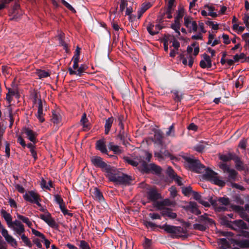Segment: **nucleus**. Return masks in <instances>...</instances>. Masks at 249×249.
Wrapping results in <instances>:
<instances>
[{
  "mask_svg": "<svg viewBox=\"0 0 249 249\" xmlns=\"http://www.w3.org/2000/svg\"><path fill=\"white\" fill-rule=\"evenodd\" d=\"M183 159L187 162L190 168L198 173L205 172L203 176L208 180L219 186H223L225 184V181L219 178L217 174L209 168L201 164L199 161L196 159L193 156H184Z\"/></svg>",
  "mask_w": 249,
  "mask_h": 249,
  "instance_id": "f257e3e1",
  "label": "nucleus"
},
{
  "mask_svg": "<svg viewBox=\"0 0 249 249\" xmlns=\"http://www.w3.org/2000/svg\"><path fill=\"white\" fill-rule=\"evenodd\" d=\"M144 154L145 156V160H143L144 158L141 156L139 158H134L127 157L124 158V160L127 163L133 166L139 165V168L142 171L148 172L150 170H152L156 173H159L161 170L160 167L154 164H150L149 165L147 164V162L150 161L152 155L147 152H145Z\"/></svg>",
  "mask_w": 249,
  "mask_h": 249,
  "instance_id": "f03ea898",
  "label": "nucleus"
},
{
  "mask_svg": "<svg viewBox=\"0 0 249 249\" xmlns=\"http://www.w3.org/2000/svg\"><path fill=\"white\" fill-rule=\"evenodd\" d=\"M106 177L110 181L117 184H124L129 182L130 178L129 176L120 172L115 168L108 165L104 171Z\"/></svg>",
  "mask_w": 249,
  "mask_h": 249,
  "instance_id": "7ed1b4c3",
  "label": "nucleus"
},
{
  "mask_svg": "<svg viewBox=\"0 0 249 249\" xmlns=\"http://www.w3.org/2000/svg\"><path fill=\"white\" fill-rule=\"evenodd\" d=\"M32 96L34 105L37 108V111L35 115L39 122L42 123L45 121L44 118V114L43 111V102L40 99V95L37 92H34Z\"/></svg>",
  "mask_w": 249,
  "mask_h": 249,
  "instance_id": "20e7f679",
  "label": "nucleus"
},
{
  "mask_svg": "<svg viewBox=\"0 0 249 249\" xmlns=\"http://www.w3.org/2000/svg\"><path fill=\"white\" fill-rule=\"evenodd\" d=\"M230 201L228 198L220 197L216 200L212 201V204L215 207L217 211H225L226 210V206L229 204Z\"/></svg>",
  "mask_w": 249,
  "mask_h": 249,
  "instance_id": "39448f33",
  "label": "nucleus"
},
{
  "mask_svg": "<svg viewBox=\"0 0 249 249\" xmlns=\"http://www.w3.org/2000/svg\"><path fill=\"white\" fill-rule=\"evenodd\" d=\"M0 232L2 236L4 238L5 241L9 244L11 246L16 248L17 246V242L16 240L10 234H9L8 231L4 227L0 221Z\"/></svg>",
  "mask_w": 249,
  "mask_h": 249,
  "instance_id": "423d86ee",
  "label": "nucleus"
},
{
  "mask_svg": "<svg viewBox=\"0 0 249 249\" xmlns=\"http://www.w3.org/2000/svg\"><path fill=\"white\" fill-rule=\"evenodd\" d=\"M39 218L45 222L51 228H57V224L55 221L54 218L52 217L51 214L48 211H46L43 214H40Z\"/></svg>",
  "mask_w": 249,
  "mask_h": 249,
  "instance_id": "0eeeda50",
  "label": "nucleus"
},
{
  "mask_svg": "<svg viewBox=\"0 0 249 249\" xmlns=\"http://www.w3.org/2000/svg\"><path fill=\"white\" fill-rule=\"evenodd\" d=\"M159 227L164 230L167 232L179 235L183 231V228L181 227H176L169 225L164 224L162 226H159Z\"/></svg>",
  "mask_w": 249,
  "mask_h": 249,
  "instance_id": "6e6552de",
  "label": "nucleus"
},
{
  "mask_svg": "<svg viewBox=\"0 0 249 249\" xmlns=\"http://www.w3.org/2000/svg\"><path fill=\"white\" fill-rule=\"evenodd\" d=\"M8 227L11 228L18 235H21L25 231L23 225L17 220L14 221L12 225Z\"/></svg>",
  "mask_w": 249,
  "mask_h": 249,
  "instance_id": "1a4fd4ad",
  "label": "nucleus"
},
{
  "mask_svg": "<svg viewBox=\"0 0 249 249\" xmlns=\"http://www.w3.org/2000/svg\"><path fill=\"white\" fill-rule=\"evenodd\" d=\"M229 227L235 231H240L247 229L246 223L242 220H238L228 224Z\"/></svg>",
  "mask_w": 249,
  "mask_h": 249,
  "instance_id": "9d476101",
  "label": "nucleus"
},
{
  "mask_svg": "<svg viewBox=\"0 0 249 249\" xmlns=\"http://www.w3.org/2000/svg\"><path fill=\"white\" fill-rule=\"evenodd\" d=\"M184 25L190 31L196 32L197 29L196 23L190 17H185L184 18Z\"/></svg>",
  "mask_w": 249,
  "mask_h": 249,
  "instance_id": "9b49d317",
  "label": "nucleus"
},
{
  "mask_svg": "<svg viewBox=\"0 0 249 249\" xmlns=\"http://www.w3.org/2000/svg\"><path fill=\"white\" fill-rule=\"evenodd\" d=\"M91 161L95 166L101 168L103 171H104L105 170V168H107L109 165L103 161V159L98 156L92 157L91 159Z\"/></svg>",
  "mask_w": 249,
  "mask_h": 249,
  "instance_id": "f8f14e48",
  "label": "nucleus"
},
{
  "mask_svg": "<svg viewBox=\"0 0 249 249\" xmlns=\"http://www.w3.org/2000/svg\"><path fill=\"white\" fill-rule=\"evenodd\" d=\"M175 204V202L171 201L169 199H165L160 202H157L155 203V206L159 210H163L164 209H167L166 206H173Z\"/></svg>",
  "mask_w": 249,
  "mask_h": 249,
  "instance_id": "ddd939ff",
  "label": "nucleus"
},
{
  "mask_svg": "<svg viewBox=\"0 0 249 249\" xmlns=\"http://www.w3.org/2000/svg\"><path fill=\"white\" fill-rule=\"evenodd\" d=\"M22 132L26 135L28 139L31 142H36L37 133L36 132L33 131L29 128L25 127L22 129Z\"/></svg>",
  "mask_w": 249,
  "mask_h": 249,
  "instance_id": "4468645a",
  "label": "nucleus"
},
{
  "mask_svg": "<svg viewBox=\"0 0 249 249\" xmlns=\"http://www.w3.org/2000/svg\"><path fill=\"white\" fill-rule=\"evenodd\" d=\"M80 48L79 47H77L75 54L72 58V60L73 61L72 67H70L69 69H71L72 70H76L79 67L78 63L80 59Z\"/></svg>",
  "mask_w": 249,
  "mask_h": 249,
  "instance_id": "2eb2a0df",
  "label": "nucleus"
},
{
  "mask_svg": "<svg viewBox=\"0 0 249 249\" xmlns=\"http://www.w3.org/2000/svg\"><path fill=\"white\" fill-rule=\"evenodd\" d=\"M200 66L203 69H209L212 67V61L210 57L205 54L200 62Z\"/></svg>",
  "mask_w": 249,
  "mask_h": 249,
  "instance_id": "dca6fc26",
  "label": "nucleus"
},
{
  "mask_svg": "<svg viewBox=\"0 0 249 249\" xmlns=\"http://www.w3.org/2000/svg\"><path fill=\"white\" fill-rule=\"evenodd\" d=\"M161 29V27L159 24L155 25L153 23H149L147 26V31L151 35L158 34Z\"/></svg>",
  "mask_w": 249,
  "mask_h": 249,
  "instance_id": "f3484780",
  "label": "nucleus"
},
{
  "mask_svg": "<svg viewBox=\"0 0 249 249\" xmlns=\"http://www.w3.org/2000/svg\"><path fill=\"white\" fill-rule=\"evenodd\" d=\"M147 198L149 200L155 201L160 198V195L155 188H150L147 193Z\"/></svg>",
  "mask_w": 249,
  "mask_h": 249,
  "instance_id": "a211bd4d",
  "label": "nucleus"
},
{
  "mask_svg": "<svg viewBox=\"0 0 249 249\" xmlns=\"http://www.w3.org/2000/svg\"><path fill=\"white\" fill-rule=\"evenodd\" d=\"M87 69V67L85 65L82 64L76 70H72L71 69H69L68 71L71 75H76L81 76L83 73L85 72Z\"/></svg>",
  "mask_w": 249,
  "mask_h": 249,
  "instance_id": "6ab92c4d",
  "label": "nucleus"
},
{
  "mask_svg": "<svg viewBox=\"0 0 249 249\" xmlns=\"http://www.w3.org/2000/svg\"><path fill=\"white\" fill-rule=\"evenodd\" d=\"M87 69V67L85 65L82 64L76 70H72L71 69H69L68 71L71 75H76L81 76L83 73L85 72Z\"/></svg>",
  "mask_w": 249,
  "mask_h": 249,
  "instance_id": "aec40b11",
  "label": "nucleus"
},
{
  "mask_svg": "<svg viewBox=\"0 0 249 249\" xmlns=\"http://www.w3.org/2000/svg\"><path fill=\"white\" fill-rule=\"evenodd\" d=\"M87 69V67L85 65L82 64L76 70H72L71 69H69L68 71L71 75H76L81 76L83 73L85 72Z\"/></svg>",
  "mask_w": 249,
  "mask_h": 249,
  "instance_id": "412c9836",
  "label": "nucleus"
},
{
  "mask_svg": "<svg viewBox=\"0 0 249 249\" xmlns=\"http://www.w3.org/2000/svg\"><path fill=\"white\" fill-rule=\"evenodd\" d=\"M39 195L34 191H29L23 196L24 198L27 201L33 203L39 197Z\"/></svg>",
  "mask_w": 249,
  "mask_h": 249,
  "instance_id": "4be33fe9",
  "label": "nucleus"
},
{
  "mask_svg": "<svg viewBox=\"0 0 249 249\" xmlns=\"http://www.w3.org/2000/svg\"><path fill=\"white\" fill-rule=\"evenodd\" d=\"M231 208L233 211L238 213L241 217L243 218H247V220L249 222V217H247L245 212L246 211L243 207L239 206L232 205Z\"/></svg>",
  "mask_w": 249,
  "mask_h": 249,
  "instance_id": "5701e85b",
  "label": "nucleus"
},
{
  "mask_svg": "<svg viewBox=\"0 0 249 249\" xmlns=\"http://www.w3.org/2000/svg\"><path fill=\"white\" fill-rule=\"evenodd\" d=\"M0 213L4 220L6 221L8 227L11 226L13 222H12V216L10 213H7L5 210L2 209L0 211Z\"/></svg>",
  "mask_w": 249,
  "mask_h": 249,
  "instance_id": "b1692460",
  "label": "nucleus"
},
{
  "mask_svg": "<svg viewBox=\"0 0 249 249\" xmlns=\"http://www.w3.org/2000/svg\"><path fill=\"white\" fill-rule=\"evenodd\" d=\"M62 117L60 113L58 112L53 111L52 118V122L57 125L61 124Z\"/></svg>",
  "mask_w": 249,
  "mask_h": 249,
  "instance_id": "393cba45",
  "label": "nucleus"
},
{
  "mask_svg": "<svg viewBox=\"0 0 249 249\" xmlns=\"http://www.w3.org/2000/svg\"><path fill=\"white\" fill-rule=\"evenodd\" d=\"M96 147L103 153H107V150L106 148L105 141L104 140H100L96 142Z\"/></svg>",
  "mask_w": 249,
  "mask_h": 249,
  "instance_id": "a878e982",
  "label": "nucleus"
},
{
  "mask_svg": "<svg viewBox=\"0 0 249 249\" xmlns=\"http://www.w3.org/2000/svg\"><path fill=\"white\" fill-rule=\"evenodd\" d=\"M205 8L208 11V16H210L213 18H215L218 16V13L215 12L216 9L212 5H205Z\"/></svg>",
  "mask_w": 249,
  "mask_h": 249,
  "instance_id": "bb28decb",
  "label": "nucleus"
},
{
  "mask_svg": "<svg viewBox=\"0 0 249 249\" xmlns=\"http://www.w3.org/2000/svg\"><path fill=\"white\" fill-rule=\"evenodd\" d=\"M195 56L192 54H187L185 57L182 58V63L184 65H188L190 67H192L194 63Z\"/></svg>",
  "mask_w": 249,
  "mask_h": 249,
  "instance_id": "cd10ccee",
  "label": "nucleus"
},
{
  "mask_svg": "<svg viewBox=\"0 0 249 249\" xmlns=\"http://www.w3.org/2000/svg\"><path fill=\"white\" fill-rule=\"evenodd\" d=\"M114 120V119L112 117H109L106 120L105 124V133L106 134H107L109 133Z\"/></svg>",
  "mask_w": 249,
  "mask_h": 249,
  "instance_id": "c85d7f7f",
  "label": "nucleus"
},
{
  "mask_svg": "<svg viewBox=\"0 0 249 249\" xmlns=\"http://www.w3.org/2000/svg\"><path fill=\"white\" fill-rule=\"evenodd\" d=\"M92 194L95 199L99 201V202L104 201V199L103 196L97 188H94L93 189V192Z\"/></svg>",
  "mask_w": 249,
  "mask_h": 249,
  "instance_id": "c756f323",
  "label": "nucleus"
},
{
  "mask_svg": "<svg viewBox=\"0 0 249 249\" xmlns=\"http://www.w3.org/2000/svg\"><path fill=\"white\" fill-rule=\"evenodd\" d=\"M150 7V3H143L138 11V17L139 19L142 15Z\"/></svg>",
  "mask_w": 249,
  "mask_h": 249,
  "instance_id": "7c9ffc66",
  "label": "nucleus"
},
{
  "mask_svg": "<svg viewBox=\"0 0 249 249\" xmlns=\"http://www.w3.org/2000/svg\"><path fill=\"white\" fill-rule=\"evenodd\" d=\"M161 214L162 215L165 216H168L169 218L171 219H175L177 217V214L175 213L172 212L171 210L164 209L161 211Z\"/></svg>",
  "mask_w": 249,
  "mask_h": 249,
  "instance_id": "2f4dec72",
  "label": "nucleus"
},
{
  "mask_svg": "<svg viewBox=\"0 0 249 249\" xmlns=\"http://www.w3.org/2000/svg\"><path fill=\"white\" fill-rule=\"evenodd\" d=\"M188 208L193 213L196 214L198 215L200 213V212L197 208V204L195 202H190L188 206Z\"/></svg>",
  "mask_w": 249,
  "mask_h": 249,
  "instance_id": "473e14b6",
  "label": "nucleus"
},
{
  "mask_svg": "<svg viewBox=\"0 0 249 249\" xmlns=\"http://www.w3.org/2000/svg\"><path fill=\"white\" fill-rule=\"evenodd\" d=\"M108 146L109 149L113 151L115 154H120L123 151V150L120 146L117 145H114L112 142H110L108 144Z\"/></svg>",
  "mask_w": 249,
  "mask_h": 249,
  "instance_id": "72a5a7b5",
  "label": "nucleus"
},
{
  "mask_svg": "<svg viewBox=\"0 0 249 249\" xmlns=\"http://www.w3.org/2000/svg\"><path fill=\"white\" fill-rule=\"evenodd\" d=\"M200 220L204 222L205 225H206V228L208 226H211L213 224V220L209 218L206 214H205L201 216Z\"/></svg>",
  "mask_w": 249,
  "mask_h": 249,
  "instance_id": "f704fd0d",
  "label": "nucleus"
},
{
  "mask_svg": "<svg viewBox=\"0 0 249 249\" xmlns=\"http://www.w3.org/2000/svg\"><path fill=\"white\" fill-rule=\"evenodd\" d=\"M36 73L39 79H42L50 76L49 73L44 70H37Z\"/></svg>",
  "mask_w": 249,
  "mask_h": 249,
  "instance_id": "c9c22d12",
  "label": "nucleus"
},
{
  "mask_svg": "<svg viewBox=\"0 0 249 249\" xmlns=\"http://www.w3.org/2000/svg\"><path fill=\"white\" fill-rule=\"evenodd\" d=\"M17 217L22 220L24 223H26L29 228H31L32 223L29 220L28 217L18 214H17Z\"/></svg>",
  "mask_w": 249,
  "mask_h": 249,
  "instance_id": "e433bc0d",
  "label": "nucleus"
},
{
  "mask_svg": "<svg viewBox=\"0 0 249 249\" xmlns=\"http://www.w3.org/2000/svg\"><path fill=\"white\" fill-rule=\"evenodd\" d=\"M40 185L42 188H45L46 189H50V188L52 187V183L51 181H49L48 184L46 180L42 178L40 182Z\"/></svg>",
  "mask_w": 249,
  "mask_h": 249,
  "instance_id": "4c0bfd02",
  "label": "nucleus"
},
{
  "mask_svg": "<svg viewBox=\"0 0 249 249\" xmlns=\"http://www.w3.org/2000/svg\"><path fill=\"white\" fill-rule=\"evenodd\" d=\"M169 37L171 38V40H169V41L170 42H172V46L175 49L178 50V49L180 46L179 42L174 36H170Z\"/></svg>",
  "mask_w": 249,
  "mask_h": 249,
  "instance_id": "58836bf2",
  "label": "nucleus"
},
{
  "mask_svg": "<svg viewBox=\"0 0 249 249\" xmlns=\"http://www.w3.org/2000/svg\"><path fill=\"white\" fill-rule=\"evenodd\" d=\"M193 192L192 188L190 186L182 188V192L185 196H190Z\"/></svg>",
  "mask_w": 249,
  "mask_h": 249,
  "instance_id": "ea45409f",
  "label": "nucleus"
},
{
  "mask_svg": "<svg viewBox=\"0 0 249 249\" xmlns=\"http://www.w3.org/2000/svg\"><path fill=\"white\" fill-rule=\"evenodd\" d=\"M166 135L168 137H175V131L174 124L171 125L169 127L168 131L166 133Z\"/></svg>",
  "mask_w": 249,
  "mask_h": 249,
  "instance_id": "a19ab883",
  "label": "nucleus"
},
{
  "mask_svg": "<svg viewBox=\"0 0 249 249\" xmlns=\"http://www.w3.org/2000/svg\"><path fill=\"white\" fill-rule=\"evenodd\" d=\"M171 27L178 34V35H180V33L179 31L180 28L179 22L175 21L174 23L172 24Z\"/></svg>",
  "mask_w": 249,
  "mask_h": 249,
  "instance_id": "79ce46f5",
  "label": "nucleus"
},
{
  "mask_svg": "<svg viewBox=\"0 0 249 249\" xmlns=\"http://www.w3.org/2000/svg\"><path fill=\"white\" fill-rule=\"evenodd\" d=\"M20 236L22 241L25 244L29 247H31L32 243L24 233H22Z\"/></svg>",
  "mask_w": 249,
  "mask_h": 249,
  "instance_id": "37998d69",
  "label": "nucleus"
},
{
  "mask_svg": "<svg viewBox=\"0 0 249 249\" xmlns=\"http://www.w3.org/2000/svg\"><path fill=\"white\" fill-rule=\"evenodd\" d=\"M206 146V144L201 142L194 147V149L198 152H201Z\"/></svg>",
  "mask_w": 249,
  "mask_h": 249,
  "instance_id": "c03bdc74",
  "label": "nucleus"
},
{
  "mask_svg": "<svg viewBox=\"0 0 249 249\" xmlns=\"http://www.w3.org/2000/svg\"><path fill=\"white\" fill-rule=\"evenodd\" d=\"M193 228L195 230H198L199 231H203L206 230V225H205L204 224H195L193 225Z\"/></svg>",
  "mask_w": 249,
  "mask_h": 249,
  "instance_id": "a18cd8bd",
  "label": "nucleus"
},
{
  "mask_svg": "<svg viewBox=\"0 0 249 249\" xmlns=\"http://www.w3.org/2000/svg\"><path fill=\"white\" fill-rule=\"evenodd\" d=\"M54 200L57 204H59V207L60 206H63L64 205L63 199L61 196L58 195H56L54 196Z\"/></svg>",
  "mask_w": 249,
  "mask_h": 249,
  "instance_id": "49530a36",
  "label": "nucleus"
},
{
  "mask_svg": "<svg viewBox=\"0 0 249 249\" xmlns=\"http://www.w3.org/2000/svg\"><path fill=\"white\" fill-rule=\"evenodd\" d=\"M232 28H233V30L236 31V32L238 33H240L242 32L244 30V29H245V27H244L239 26L237 24H233Z\"/></svg>",
  "mask_w": 249,
  "mask_h": 249,
  "instance_id": "de8ad7c7",
  "label": "nucleus"
},
{
  "mask_svg": "<svg viewBox=\"0 0 249 249\" xmlns=\"http://www.w3.org/2000/svg\"><path fill=\"white\" fill-rule=\"evenodd\" d=\"M61 1L63 4L65 5L70 10L72 11L73 13L76 12L75 10L73 8V7L66 1H65V0H61Z\"/></svg>",
  "mask_w": 249,
  "mask_h": 249,
  "instance_id": "09e8293b",
  "label": "nucleus"
},
{
  "mask_svg": "<svg viewBox=\"0 0 249 249\" xmlns=\"http://www.w3.org/2000/svg\"><path fill=\"white\" fill-rule=\"evenodd\" d=\"M162 137L160 131H156L154 134V139L160 142L162 141Z\"/></svg>",
  "mask_w": 249,
  "mask_h": 249,
  "instance_id": "8fccbe9b",
  "label": "nucleus"
},
{
  "mask_svg": "<svg viewBox=\"0 0 249 249\" xmlns=\"http://www.w3.org/2000/svg\"><path fill=\"white\" fill-rule=\"evenodd\" d=\"M32 232L36 236L39 237L41 239H45V236L39 231L34 229H32Z\"/></svg>",
  "mask_w": 249,
  "mask_h": 249,
  "instance_id": "3c124183",
  "label": "nucleus"
},
{
  "mask_svg": "<svg viewBox=\"0 0 249 249\" xmlns=\"http://www.w3.org/2000/svg\"><path fill=\"white\" fill-rule=\"evenodd\" d=\"M246 55L244 53H241L239 54H236L233 56V58L236 62H238L240 59H243L245 58Z\"/></svg>",
  "mask_w": 249,
  "mask_h": 249,
  "instance_id": "603ef678",
  "label": "nucleus"
},
{
  "mask_svg": "<svg viewBox=\"0 0 249 249\" xmlns=\"http://www.w3.org/2000/svg\"><path fill=\"white\" fill-rule=\"evenodd\" d=\"M243 80H244V77L243 76L239 77V78H238V79L235 83V87L237 88H241V87L242 85V84L243 83Z\"/></svg>",
  "mask_w": 249,
  "mask_h": 249,
  "instance_id": "864d4df0",
  "label": "nucleus"
},
{
  "mask_svg": "<svg viewBox=\"0 0 249 249\" xmlns=\"http://www.w3.org/2000/svg\"><path fill=\"white\" fill-rule=\"evenodd\" d=\"M183 16V11L181 10H179L178 15L175 18V21L180 22V20L182 19Z\"/></svg>",
  "mask_w": 249,
  "mask_h": 249,
  "instance_id": "5fc2aeb1",
  "label": "nucleus"
},
{
  "mask_svg": "<svg viewBox=\"0 0 249 249\" xmlns=\"http://www.w3.org/2000/svg\"><path fill=\"white\" fill-rule=\"evenodd\" d=\"M79 246L81 249H90L88 244L84 240L80 241Z\"/></svg>",
  "mask_w": 249,
  "mask_h": 249,
  "instance_id": "6e6d98bb",
  "label": "nucleus"
},
{
  "mask_svg": "<svg viewBox=\"0 0 249 249\" xmlns=\"http://www.w3.org/2000/svg\"><path fill=\"white\" fill-rule=\"evenodd\" d=\"M207 24L209 26H211V28L213 30H217L218 29V24H217L216 23H214L212 21H208V22H207Z\"/></svg>",
  "mask_w": 249,
  "mask_h": 249,
  "instance_id": "4d7b16f0",
  "label": "nucleus"
},
{
  "mask_svg": "<svg viewBox=\"0 0 249 249\" xmlns=\"http://www.w3.org/2000/svg\"><path fill=\"white\" fill-rule=\"evenodd\" d=\"M247 144V140L243 139L240 141L238 146L244 150L245 149Z\"/></svg>",
  "mask_w": 249,
  "mask_h": 249,
  "instance_id": "13d9d810",
  "label": "nucleus"
},
{
  "mask_svg": "<svg viewBox=\"0 0 249 249\" xmlns=\"http://www.w3.org/2000/svg\"><path fill=\"white\" fill-rule=\"evenodd\" d=\"M243 22L247 27H249V16L248 14H245L243 18Z\"/></svg>",
  "mask_w": 249,
  "mask_h": 249,
  "instance_id": "bf43d9fd",
  "label": "nucleus"
},
{
  "mask_svg": "<svg viewBox=\"0 0 249 249\" xmlns=\"http://www.w3.org/2000/svg\"><path fill=\"white\" fill-rule=\"evenodd\" d=\"M227 173H229V177L231 178H234L236 175V172L234 169H230V170L227 172Z\"/></svg>",
  "mask_w": 249,
  "mask_h": 249,
  "instance_id": "052dcab7",
  "label": "nucleus"
},
{
  "mask_svg": "<svg viewBox=\"0 0 249 249\" xmlns=\"http://www.w3.org/2000/svg\"><path fill=\"white\" fill-rule=\"evenodd\" d=\"M169 190L171 196L173 198L175 197L177 194V190L176 188L174 186H172L171 188H170Z\"/></svg>",
  "mask_w": 249,
  "mask_h": 249,
  "instance_id": "680f3d73",
  "label": "nucleus"
},
{
  "mask_svg": "<svg viewBox=\"0 0 249 249\" xmlns=\"http://www.w3.org/2000/svg\"><path fill=\"white\" fill-rule=\"evenodd\" d=\"M149 215L152 219H159L161 218L160 215L157 213H150Z\"/></svg>",
  "mask_w": 249,
  "mask_h": 249,
  "instance_id": "e2e57ef3",
  "label": "nucleus"
},
{
  "mask_svg": "<svg viewBox=\"0 0 249 249\" xmlns=\"http://www.w3.org/2000/svg\"><path fill=\"white\" fill-rule=\"evenodd\" d=\"M87 121V119L86 118V114H84L82 117L80 122L83 124L84 127H88V125L86 124Z\"/></svg>",
  "mask_w": 249,
  "mask_h": 249,
  "instance_id": "0e129e2a",
  "label": "nucleus"
},
{
  "mask_svg": "<svg viewBox=\"0 0 249 249\" xmlns=\"http://www.w3.org/2000/svg\"><path fill=\"white\" fill-rule=\"evenodd\" d=\"M127 1L125 0H122L120 5V9L121 11H123L125 9V7L127 6Z\"/></svg>",
  "mask_w": 249,
  "mask_h": 249,
  "instance_id": "69168bd1",
  "label": "nucleus"
},
{
  "mask_svg": "<svg viewBox=\"0 0 249 249\" xmlns=\"http://www.w3.org/2000/svg\"><path fill=\"white\" fill-rule=\"evenodd\" d=\"M172 92L174 95V98L175 100L177 101H179L181 98L179 93L177 90L173 91Z\"/></svg>",
  "mask_w": 249,
  "mask_h": 249,
  "instance_id": "338daca9",
  "label": "nucleus"
},
{
  "mask_svg": "<svg viewBox=\"0 0 249 249\" xmlns=\"http://www.w3.org/2000/svg\"><path fill=\"white\" fill-rule=\"evenodd\" d=\"M223 39V42L226 44H229L231 41L229 39V36L226 34H223L222 36Z\"/></svg>",
  "mask_w": 249,
  "mask_h": 249,
  "instance_id": "774afa93",
  "label": "nucleus"
}]
</instances>
